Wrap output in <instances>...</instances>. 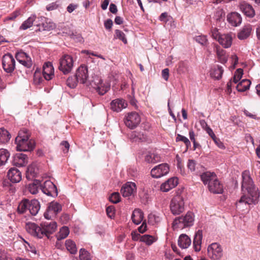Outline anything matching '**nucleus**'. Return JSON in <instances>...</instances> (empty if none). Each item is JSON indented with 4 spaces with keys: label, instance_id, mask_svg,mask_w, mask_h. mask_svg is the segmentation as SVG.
Returning <instances> with one entry per match:
<instances>
[{
    "label": "nucleus",
    "instance_id": "1",
    "mask_svg": "<svg viewBox=\"0 0 260 260\" xmlns=\"http://www.w3.org/2000/svg\"><path fill=\"white\" fill-rule=\"evenodd\" d=\"M242 190L244 191V189H245L250 197H247L246 196H242L239 202L237 203V207L242 203H244L245 205L255 204L259 197L257 189L253 185L252 180L250 176L248 171H245L242 173Z\"/></svg>",
    "mask_w": 260,
    "mask_h": 260
},
{
    "label": "nucleus",
    "instance_id": "2",
    "mask_svg": "<svg viewBox=\"0 0 260 260\" xmlns=\"http://www.w3.org/2000/svg\"><path fill=\"white\" fill-rule=\"evenodd\" d=\"M29 135L26 129L20 130L15 138L16 149L20 151H28L32 150L35 147V142L29 139Z\"/></svg>",
    "mask_w": 260,
    "mask_h": 260
},
{
    "label": "nucleus",
    "instance_id": "3",
    "mask_svg": "<svg viewBox=\"0 0 260 260\" xmlns=\"http://www.w3.org/2000/svg\"><path fill=\"white\" fill-rule=\"evenodd\" d=\"M194 216L192 212H187L184 216L176 218L173 222V227L178 229H183L189 227L193 224Z\"/></svg>",
    "mask_w": 260,
    "mask_h": 260
},
{
    "label": "nucleus",
    "instance_id": "4",
    "mask_svg": "<svg viewBox=\"0 0 260 260\" xmlns=\"http://www.w3.org/2000/svg\"><path fill=\"white\" fill-rule=\"evenodd\" d=\"M87 86H90L95 89L99 94L101 95H104L110 88V85L109 83H103L102 79L96 76L92 77V79L89 81Z\"/></svg>",
    "mask_w": 260,
    "mask_h": 260
},
{
    "label": "nucleus",
    "instance_id": "5",
    "mask_svg": "<svg viewBox=\"0 0 260 260\" xmlns=\"http://www.w3.org/2000/svg\"><path fill=\"white\" fill-rule=\"evenodd\" d=\"M74 63V61L71 55L64 54L59 59L58 69L64 74H68L72 71Z\"/></svg>",
    "mask_w": 260,
    "mask_h": 260
},
{
    "label": "nucleus",
    "instance_id": "6",
    "mask_svg": "<svg viewBox=\"0 0 260 260\" xmlns=\"http://www.w3.org/2000/svg\"><path fill=\"white\" fill-rule=\"evenodd\" d=\"M170 210L174 215H178L184 210V202L181 196H176L171 200Z\"/></svg>",
    "mask_w": 260,
    "mask_h": 260
},
{
    "label": "nucleus",
    "instance_id": "7",
    "mask_svg": "<svg viewBox=\"0 0 260 260\" xmlns=\"http://www.w3.org/2000/svg\"><path fill=\"white\" fill-rule=\"evenodd\" d=\"M207 254L212 260H220L223 256L222 248L217 243H212L208 247Z\"/></svg>",
    "mask_w": 260,
    "mask_h": 260
},
{
    "label": "nucleus",
    "instance_id": "8",
    "mask_svg": "<svg viewBox=\"0 0 260 260\" xmlns=\"http://www.w3.org/2000/svg\"><path fill=\"white\" fill-rule=\"evenodd\" d=\"M124 123L125 125L131 128H136L141 122L140 115L136 112H133L127 114L124 117Z\"/></svg>",
    "mask_w": 260,
    "mask_h": 260
},
{
    "label": "nucleus",
    "instance_id": "9",
    "mask_svg": "<svg viewBox=\"0 0 260 260\" xmlns=\"http://www.w3.org/2000/svg\"><path fill=\"white\" fill-rule=\"evenodd\" d=\"M61 206L57 202H52L49 203L47 211L44 213V217L47 219H51L61 211Z\"/></svg>",
    "mask_w": 260,
    "mask_h": 260
},
{
    "label": "nucleus",
    "instance_id": "10",
    "mask_svg": "<svg viewBox=\"0 0 260 260\" xmlns=\"http://www.w3.org/2000/svg\"><path fill=\"white\" fill-rule=\"evenodd\" d=\"M170 170L167 164H161L154 167L151 171V175L153 178H158L166 175Z\"/></svg>",
    "mask_w": 260,
    "mask_h": 260
},
{
    "label": "nucleus",
    "instance_id": "11",
    "mask_svg": "<svg viewBox=\"0 0 260 260\" xmlns=\"http://www.w3.org/2000/svg\"><path fill=\"white\" fill-rule=\"evenodd\" d=\"M3 68L7 73H12L15 68V61L13 56L10 54L3 56L2 60Z\"/></svg>",
    "mask_w": 260,
    "mask_h": 260
},
{
    "label": "nucleus",
    "instance_id": "12",
    "mask_svg": "<svg viewBox=\"0 0 260 260\" xmlns=\"http://www.w3.org/2000/svg\"><path fill=\"white\" fill-rule=\"evenodd\" d=\"M75 77L80 83L84 84L87 82V85L88 84L90 80L87 82V80L88 78L87 67L83 65L80 66L76 71Z\"/></svg>",
    "mask_w": 260,
    "mask_h": 260
},
{
    "label": "nucleus",
    "instance_id": "13",
    "mask_svg": "<svg viewBox=\"0 0 260 260\" xmlns=\"http://www.w3.org/2000/svg\"><path fill=\"white\" fill-rule=\"evenodd\" d=\"M42 191L48 196L56 197L57 190L56 186L50 180L46 181L42 186Z\"/></svg>",
    "mask_w": 260,
    "mask_h": 260
},
{
    "label": "nucleus",
    "instance_id": "14",
    "mask_svg": "<svg viewBox=\"0 0 260 260\" xmlns=\"http://www.w3.org/2000/svg\"><path fill=\"white\" fill-rule=\"evenodd\" d=\"M25 228L28 233L38 238H43L42 228L35 223L29 222L26 224Z\"/></svg>",
    "mask_w": 260,
    "mask_h": 260
},
{
    "label": "nucleus",
    "instance_id": "15",
    "mask_svg": "<svg viewBox=\"0 0 260 260\" xmlns=\"http://www.w3.org/2000/svg\"><path fill=\"white\" fill-rule=\"evenodd\" d=\"M43 237L46 236L49 238L50 234L53 233L56 230L57 223L55 221L45 222L41 224Z\"/></svg>",
    "mask_w": 260,
    "mask_h": 260
},
{
    "label": "nucleus",
    "instance_id": "16",
    "mask_svg": "<svg viewBox=\"0 0 260 260\" xmlns=\"http://www.w3.org/2000/svg\"><path fill=\"white\" fill-rule=\"evenodd\" d=\"M15 57L18 61L26 68H30L32 66V61L30 57L23 51L18 52Z\"/></svg>",
    "mask_w": 260,
    "mask_h": 260
},
{
    "label": "nucleus",
    "instance_id": "17",
    "mask_svg": "<svg viewBox=\"0 0 260 260\" xmlns=\"http://www.w3.org/2000/svg\"><path fill=\"white\" fill-rule=\"evenodd\" d=\"M136 185L134 182H128L122 186L121 189V193L124 197H128L134 195L136 192Z\"/></svg>",
    "mask_w": 260,
    "mask_h": 260
},
{
    "label": "nucleus",
    "instance_id": "18",
    "mask_svg": "<svg viewBox=\"0 0 260 260\" xmlns=\"http://www.w3.org/2000/svg\"><path fill=\"white\" fill-rule=\"evenodd\" d=\"M28 162L27 156L23 153H17L13 156V164L16 167H23Z\"/></svg>",
    "mask_w": 260,
    "mask_h": 260
},
{
    "label": "nucleus",
    "instance_id": "19",
    "mask_svg": "<svg viewBox=\"0 0 260 260\" xmlns=\"http://www.w3.org/2000/svg\"><path fill=\"white\" fill-rule=\"evenodd\" d=\"M111 109L115 112H119L127 107V103L122 99H117L113 100L110 104Z\"/></svg>",
    "mask_w": 260,
    "mask_h": 260
},
{
    "label": "nucleus",
    "instance_id": "20",
    "mask_svg": "<svg viewBox=\"0 0 260 260\" xmlns=\"http://www.w3.org/2000/svg\"><path fill=\"white\" fill-rule=\"evenodd\" d=\"M177 184V178L172 177L161 184L160 185V190L164 192H167L174 188Z\"/></svg>",
    "mask_w": 260,
    "mask_h": 260
},
{
    "label": "nucleus",
    "instance_id": "21",
    "mask_svg": "<svg viewBox=\"0 0 260 260\" xmlns=\"http://www.w3.org/2000/svg\"><path fill=\"white\" fill-rule=\"evenodd\" d=\"M8 177L13 183H18L22 179L21 173L16 168H11L8 172Z\"/></svg>",
    "mask_w": 260,
    "mask_h": 260
},
{
    "label": "nucleus",
    "instance_id": "22",
    "mask_svg": "<svg viewBox=\"0 0 260 260\" xmlns=\"http://www.w3.org/2000/svg\"><path fill=\"white\" fill-rule=\"evenodd\" d=\"M43 75L47 80H49L54 76V68L51 62H46L43 67Z\"/></svg>",
    "mask_w": 260,
    "mask_h": 260
},
{
    "label": "nucleus",
    "instance_id": "23",
    "mask_svg": "<svg viewBox=\"0 0 260 260\" xmlns=\"http://www.w3.org/2000/svg\"><path fill=\"white\" fill-rule=\"evenodd\" d=\"M241 11L247 17L252 18L255 15V11L250 5L243 2L239 5Z\"/></svg>",
    "mask_w": 260,
    "mask_h": 260
},
{
    "label": "nucleus",
    "instance_id": "24",
    "mask_svg": "<svg viewBox=\"0 0 260 260\" xmlns=\"http://www.w3.org/2000/svg\"><path fill=\"white\" fill-rule=\"evenodd\" d=\"M229 22L234 26H237L241 24L242 17L240 14L237 12H232L227 16Z\"/></svg>",
    "mask_w": 260,
    "mask_h": 260
},
{
    "label": "nucleus",
    "instance_id": "25",
    "mask_svg": "<svg viewBox=\"0 0 260 260\" xmlns=\"http://www.w3.org/2000/svg\"><path fill=\"white\" fill-rule=\"evenodd\" d=\"M208 187L210 191L214 193H221L223 191V186L217 178H216V180L211 182Z\"/></svg>",
    "mask_w": 260,
    "mask_h": 260
},
{
    "label": "nucleus",
    "instance_id": "26",
    "mask_svg": "<svg viewBox=\"0 0 260 260\" xmlns=\"http://www.w3.org/2000/svg\"><path fill=\"white\" fill-rule=\"evenodd\" d=\"M201 179L205 185H209L211 182L216 180L217 176L214 173L210 172H206L202 173L201 175Z\"/></svg>",
    "mask_w": 260,
    "mask_h": 260
},
{
    "label": "nucleus",
    "instance_id": "27",
    "mask_svg": "<svg viewBox=\"0 0 260 260\" xmlns=\"http://www.w3.org/2000/svg\"><path fill=\"white\" fill-rule=\"evenodd\" d=\"M28 206L29 213L33 216L36 215L40 209V202L37 200H29Z\"/></svg>",
    "mask_w": 260,
    "mask_h": 260
},
{
    "label": "nucleus",
    "instance_id": "28",
    "mask_svg": "<svg viewBox=\"0 0 260 260\" xmlns=\"http://www.w3.org/2000/svg\"><path fill=\"white\" fill-rule=\"evenodd\" d=\"M203 235L201 230H198L194 235L193 244L194 250L199 251L201 250Z\"/></svg>",
    "mask_w": 260,
    "mask_h": 260
},
{
    "label": "nucleus",
    "instance_id": "29",
    "mask_svg": "<svg viewBox=\"0 0 260 260\" xmlns=\"http://www.w3.org/2000/svg\"><path fill=\"white\" fill-rule=\"evenodd\" d=\"M178 243L180 248L185 249L190 245L191 240L187 235L182 234L179 237Z\"/></svg>",
    "mask_w": 260,
    "mask_h": 260
},
{
    "label": "nucleus",
    "instance_id": "30",
    "mask_svg": "<svg viewBox=\"0 0 260 260\" xmlns=\"http://www.w3.org/2000/svg\"><path fill=\"white\" fill-rule=\"evenodd\" d=\"M218 42L224 48L230 47L232 43V38L228 34L221 35L219 38Z\"/></svg>",
    "mask_w": 260,
    "mask_h": 260
},
{
    "label": "nucleus",
    "instance_id": "31",
    "mask_svg": "<svg viewBox=\"0 0 260 260\" xmlns=\"http://www.w3.org/2000/svg\"><path fill=\"white\" fill-rule=\"evenodd\" d=\"M143 212L138 209L134 210L132 215L133 222L136 224H140L143 219Z\"/></svg>",
    "mask_w": 260,
    "mask_h": 260
},
{
    "label": "nucleus",
    "instance_id": "32",
    "mask_svg": "<svg viewBox=\"0 0 260 260\" xmlns=\"http://www.w3.org/2000/svg\"><path fill=\"white\" fill-rule=\"evenodd\" d=\"M252 30V27L251 25H247L245 26L238 33V38L240 40H244L247 39L250 35Z\"/></svg>",
    "mask_w": 260,
    "mask_h": 260
},
{
    "label": "nucleus",
    "instance_id": "33",
    "mask_svg": "<svg viewBox=\"0 0 260 260\" xmlns=\"http://www.w3.org/2000/svg\"><path fill=\"white\" fill-rule=\"evenodd\" d=\"M38 26H39V30L49 31L55 28V24L50 19L47 18L43 23H38Z\"/></svg>",
    "mask_w": 260,
    "mask_h": 260
},
{
    "label": "nucleus",
    "instance_id": "34",
    "mask_svg": "<svg viewBox=\"0 0 260 260\" xmlns=\"http://www.w3.org/2000/svg\"><path fill=\"white\" fill-rule=\"evenodd\" d=\"M223 70L221 67L219 66H215L211 71L210 75L211 77L219 80L221 78Z\"/></svg>",
    "mask_w": 260,
    "mask_h": 260
},
{
    "label": "nucleus",
    "instance_id": "35",
    "mask_svg": "<svg viewBox=\"0 0 260 260\" xmlns=\"http://www.w3.org/2000/svg\"><path fill=\"white\" fill-rule=\"evenodd\" d=\"M250 84L251 82L249 80L243 79L237 84L236 87L238 91L243 92L249 88Z\"/></svg>",
    "mask_w": 260,
    "mask_h": 260
},
{
    "label": "nucleus",
    "instance_id": "36",
    "mask_svg": "<svg viewBox=\"0 0 260 260\" xmlns=\"http://www.w3.org/2000/svg\"><path fill=\"white\" fill-rule=\"evenodd\" d=\"M10 156L9 152L5 149H0V167L5 165Z\"/></svg>",
    "mask_w": 260,
    "mask_h": 260
},
{
    "label": "nucleus",
    "instance_id": "37",
    "mask_svg": "<svg viewBox=\"0 0 260 260\" xmlns=\"http://www.w3.org/2000/svg\"><path fill=\"white\" fill-rule=\"evenodd\" d=\"M36 19V16L35 15H31L26 20L23 22V23L20 26V29L25 30L30 27L32 25L33 22Z\"/></svg>",
    "mask_w": 260,
    "mask_h": 260
},
{
    "label": "nucleus",
    "instance_id": "38",
    "mask_svg": "<svg viewBox=\"0 0 260 260\" xmlns=\"http://www.w3.org/2000/svg\"><path fill=\"white\" fill-rule=\"evenodd\" d=\"M29 200L24 199L19 203L17 211L20 214L24 213L27 211V207L29 206Z\"/></svg>",
    "mask_w": 260,
    "mask_h": 260
},
{
    "label": "nucleus",
    "instance_id": "39",
    "mask_svg": "<svg viewBox=\"0 0 260 260\" xmlns=\"http://www.w3.org/2000/svg\"><path fill=\"white\" fill-rule=\"evenodd\" d=\"M10 138L11 136L8 131L4 128H0V143L7 142Z\"/></svg>",
    "mask_w": 260,
    "mask_h": 260
},
{
    "label": "nucleus",
    "instance_id": "40",
    "mask_svg": "<svg viewBox=\"0 0 260 260\" xmlns=\"http://www.w3.org/2000/svg\"><path fill=\"white\" fill-rule=\"evenodd\" d=\"M69 228L67 226H62L56 235L57 239L58 240L64 239L69 235Z\"/></svg>",
    "mask_w": 260,
    "mask_h": 260
},
{
    "label": "nucleus",
    "instance_id": "41",
    "mask_svg": "<svg viewBox=\"0 0 260 260\" xmlns=\"http://www.w3.org/2000/svg\"><path fill=\"white\" fill-rule=\"evenodd\" d=\"M160 157L159 155L155 153H150L145 156V160L151 164H155L160 160Z\"/></svg>",
    "mask_w": 260,
    "mask_h": 260
},
{
    "label": "nucleus",
    "instance_id": "42",
    "mask_svg": "<svg viewBox=\"0 0 260 260\" xmlns=\"http://www.w3.org/2000/svg\"><path fill=\"white\" fill-rule=\"evenodd\" d=\"M216 53L219 61L222 63H225L228 59L225 51L221 48H217Z\"/></svg>",
    "mask_w": 260,
    "mask_h": 260
},
{
    "label": "nucleus",
    "instance_id": "43",
    "mask_svg": "<svg viewBox=\"0 0 260 260\" xmlns=\"http://www.w3.org/2000/svg\"><path fill=\"white\" fill-rule=\"evenodd\" d=\"M66 246L67 250L71 254H75L77 251V248L75 243L71 240H68L66 241Z\"/></svg>",
    "mask_w": 260,
    "mask_h": 260
},
{
    "label": "nucleus",
    "instance_id": "44",
    "mask_svg": "<svg viewBox=\"0 0 260 260\" xmlns=\"http://www.w3.org/2000/svg\"><path fill=\"white\" fill-rule=\"evenodd\" d=\"M155 239L154 237L149 235H145L141 237L140 241L145 243L148 245H151L155 241Z\"/></svg>",
    "mask_w": 260,
    "mask_h": 260
},
{
    "label": "nucleus",
    "instance_id": "45",
    "mask_svg": "<svg viewBox=\"0 0 260 260\" xmlns=\"http://www.w3.org/2000/svg\"><path fill=\"white\" fill-rule=\"evenodd\" d=\"M79 258L80 260H90V254L85 249L81 248L79 251Z\"/></svg>",
    "mask_w": 260,
    "mask_h": 260
},
{
    "label": "nucleus",
    "instance_id": "46",
    "mask_svg": "<svg viewBox=\"0 0 260 260\" xmlns=\"http://www.w3.org/2000/svg\"><path fill=\"white\" fill-rule=\"evenodd\" d=\"M115 38L119 39V40H121L125 44L127 43L125 34L122 31L119 29L115 30Z\"/></svg>",
    "mask_w": 260,
    "mask_h": 260
},
{
    "label": "nucleus",
    "instance_id": "47",
    "mask_svg": "<svg viewBox=\"0 0 260 260\" xmlns=\"http://www.w3.org/2000/svg\"><path fill=\"white\" fill-rule=\"evenodd\" d=\"M79 82L77 78L75 76L69 77L67 80V84L70 88H74L77 85V83Z\"/></svg>",
    "mask_w": 260,
    "mask_h": 260
},
{
    "label": "nucleus",
    "instance_id": "48",
    "mask_svg": "<svg viewBox=\"0 0 260 260\" xmlns=\"http://www.w3.org/2000/svg\"><path fill=\"white\" fill-rule=\"evenodd\" d=\"M243 75V70L238 69L235 73L233 78V81L235 83H237L242 78Z\"/></svg>",
    "mask_w": 260,
    "mask_h": 260
},
{
    "label": "nucleus",
    "instance_id": "49",
    "mask_svg": "<svg viewBox=\"0 0 260 260\" xmlns=\"http://www.w3.org/2000/svg\"><path fill=\"white\" fill-rule=\"evenodd\" d=\"M176 141H182L186 145V149H188V147L190 146V142L188 138L183 136L180 134H178L176 138Z\"/></svg>",
    "mask_w": 260,
    "mask_h": 260
},
{
    "label": "nucleus",
    "instance_id": "50",
    "mask_svg": "<svg viewBox=\"0 0 260 260\" xmlns=\"http://www.w3.org/2000/svg\"><path fill=\"white\" fill-rule=\"evenodd\" d=\"M120 194L118 192H113L109 197V200L114 204H116L120 201Z\"/></svg>",
    "mask_w": 260,
    "mask_h": 260
},
{
    "label": "nucleus",
    "instance_id": "51",
    "mask_svg": "<svg viewBox=\"0 0 260 260\" xmlns=\"http://www.w3.org/2000/svg\"><path fill=\"white\" fill-rule=\"evenodd\" d=\"M28 191L32 194H36L38 192V184L35 182L28 185Z\"/></svg>",
    "mask_w": 260,
    "mask_h": 260
},
{
    "label": "nucleus",
    "instance_id": "52",
    "mask_svg": "<svg viewBox=\"0 0 260 260\" xmlns=\"http://www.w3.org/2000/svg\"><path fill=\"white\" fill-rule=\"evenodd\" d=\"M187 71V67L185 63L183 62H180L179 67L177 69V72L179 74H184Z\"/></svg>",
    "mask_w": 260,
    "mask_h": 260
},
{
    "label": "nucleus",
    "instance_id": "53",
    "mask_svg": "<svg viewBox=\"0 0 260 260\" xmlns=\"http://www.w3.org/2000/svg\"><path fill=\"white\" fill-rule=\"evenodd\" d=\"M0 260H13L10 255L4 250H0Z\"/></svg>",
    "mask_w": 260,
    "mask_h": 260
},
{
    "label": "nucleus",
    "instance_id": "54",
    "mask_svg": "<svg viewBox=\"0 0 260 260\" xmlns=\"http://www.w3.org/2000/svg\"><path fill=\"white\" fill-rule=\"evenodd\" d=\"M196 162L193 159H189L187 162V168L191 171L193 172L196 170Z\"/></svg>",
    "mask_w": 260,
    "mask_h": 260
},
{
    "label": "nucleus",
    "instance_id": "55",
    "mask_svg": "<svg viewBox=\"0 0 260 260\" xmlns=\"http://www.w3.org/2000/svg\"><path fill=\"white\" fill-rule=\"evenodd\" d=\"M196 40L197 42L201 44L202 45H205L207 39L206 37L205 36H199L196 37Z\"/></svg>",
    "mask_w": 260,
    "mask_h": 260
},
{
    "label": "nucleus",
    "instance_id": "56",
    "mask_svg": "<svg viewBox=\"0 0 260 260\" xmlns=\"http://www.w3.org/2000/svg\"><path fill=\"white\" fill-rule=\"evenodd\" d=\"M106 212L109 217L112 218L114 217L115 214L114 207L112 206L108 207L106 209Z\"/></svg>",
    "mask_w": 260,
    "mask_h": 260
},
{
    "label": "nucleus",
    "instance_id": "57",
    "mask_svg": "<svg viewBox=\"0 0 260 260\" xmlns=\"http://www.w3.org/2000/svg\"><path fill=\"white\" fill-rule=\"evenodd\" d=\"M71 37L72 39H73L76 42H81L83 41V39L81 35L80 34H72L71 35Z\"/></svg>",
    "mask_w": 260,
    "mask_h": 260
},
{
    "label": "nucleus",
    "instance_id": "58",
    "mask_svg": "<svg viewBox=\"0 0 260 260\" xmlns=\"http://www.w3.org/2000/svg\"><path fill=\"white\" fill-rule=\"evenodd\" d=\"M214 141V143L217 145V146L221 149H225V146L223 143L220 141L219 139H217L216 137L212 139Z\"/></svg>",
    "mask_w": 260,
    "mask_h": 260
},
{
    "label": "nucleus",
    "instance_id": "59",
    "mask_svg": "<svg viewBox=\"0 0 260 260\" xmlns=\"http://www.w3.org/2000/svg\"><path fill=\"white\" fill-rule=\"evenodd\" d=\"M161 75L165 81H168L169 77V70L168 68L165 69L162 71Z\"/></svg>",
    "mask_w": 260,
    "mask_h": 260
},
{
    "label": "nucleus",
    "instance_id": "60",
    "mask_svg": "<svg viewBox=\"0 0 260 260\" xmlns=\"http://www.w3.org/2000/svg\"><path fill=\"white\" fill-rule=\"evenodd\" d=\"M27 172L29 173L32 176H35L37 174L35 167L34 165H30L28 167Z\"/></svg>",
    "mask_w": 260,
    "mask_h": 260
},
{
    "label": "nucleus",
    "instance_id": "61",
    "mask_svg": "<svg viewBox=\"0 0 260 260\" xmlns=\"http://www.w3.org/2000/svg\"><path fill=\"white\" fill-rule=\"evenodd\" d=\"M25 243H26V245H25V246L26 249L28 251H30V252H31L32 253H33L34 254H36L37 250H36L35 247L32 245H30V244L27 242H26Z\"/></svg>",
    "mask_w": 260,
    "mask_h": 260
},
{
    "label": "nucleus",
    "instance_id": "62",
    "mask_svg": "<svg viewBox=\"0 0 260 260\" xmlns=\"http://www.w3.org/2000/svg\"><path fill=\"white\" fill-rule=\"evenodd\" d=\"M220 36L221 35H219L218 30L216 28H214L212 30V37L213 39L217 40L218 41L219 38Z\"/></svg>",
    "mask_w": 260,
    "mask_h": 260
},
{
    "label": "nucleus",
    "instance_id": "63",
    "mask_svg": "<svg viewBox=\"0 0 260 260\" xmlns=\"http://www.w3.org/2000/svg\"><path fill=\"white\" fill-rule=\"evenodd\" d=\"M159 20L165 22L169 21L168 13L166 12L162 13L159 16Z\"/></svg>",
    "mask_w": 260,
    "mask_h": 260
},
{
    "label": "nucleus",
    "instance_id": "64",
    "mask_svg": "<svg viewBox=\"0 0 260 260\" xmlns=\"http://www.w3.org/2000/svg\"><path fill=\"white\" fill-rule=\"evenodd\" d=\"M131 235L132 237V239L134 241L138 240V239L140 238H141V237L140 234L136 231H133L131 233Z\"/></svg>",
    "mask_w": 260,
    "mask_h": 260
}]
</instances>
